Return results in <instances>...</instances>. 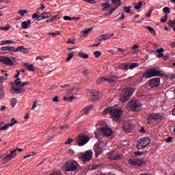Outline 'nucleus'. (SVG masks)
<instances>
[{"label": "nucleus", "mask_w": 175, "mask_h": 175, "mask_svg": "<svg viewBox=\"0 0 175 175\" xmlns=\"http://www.w3.org/2000/svg\"><path fill=\"white\" fill-rule=\"evenodd\" d=\"M89 96H90L91 100L93 102H96L98 99H100V98H102V94L99 93V92L94 91L92 92L89 93Z\"/></svg>", "instance_id": "obj_14"}, {"label": "nucleus", "mask_w": 175, "mask_h": 175, "mask_svg": "<svg viewBox=\"0 0 175 175\" xmlns=\"http://www.w3.org/2000/svg\"><path fill=\"white\" fill-rule=\"evenodd\" d=\"M111 2L113 3V5H116L118 8H120V6H121V0H112Z\"/></svg>", "instance_id": "obj_37"}, {"label": "nucleus", "mask_w": 175, "mask_h": 175, "mask_svg": "<svg viewBox=\"0 0 175 175\" xmlns=\"http://www.w3.org/2000/svg\"><path fill=\"white\" fill-rule=\"evenodd\" d=\"M67 128H68V124H64V125L60 126V129L62 131H64V129H67Z\"/></svg>", "instance_id": "obj_60"}, {"label": "nucleus", "mask_w": 175, "mask_h": 175, "mask_svg": "<svg viewBox=\"0 0 175 175\" xmlns=\"http://www.w3.org/2000/svg\"><path fill=\"white\" fill-rule=\"evenodd\" d=\"M23 65L27 70H30L31 72H35V70H36V67H35L33 64H30L29 63H24Z\"/></svg>", "instance_id": "obj_19"}, {"label": "nucleus", "mask_w": 175, "mask_h": 175, "mask_svg": "<svg viewBox=\"0 0 175 175\" xmlns=\"http://www.w3.org/2000/svg\"><path fill=\"white\" fill-rule=\"evenodd\" d=\"M57 17H58V15H56L54 17H52V18L46 20V24H50V23H53V21H54V20H55V18H57Z\"/></svg>", "instance_id": "obj_44"}, {"label": "nucleus", "mask_w": 175, "mask_h": 175, "mask_svg": "<svg viewBox=\"0 0 175 175\" xmlns=\"http://www.w3.org/2000/svg\"><path fill=\"white\" fill-rule=\"evenodd\" d=\"M105 81H107V78H106L105 77H103L98 79V84H100L101 83H105Z\"/></svg>", "instance_id": "obj_42"}, {"label": "nucleus", "mask_w": 175, "mask_h": 175, "mask_svg": "<svg viewBox=\"0 0 175 175\" xmlns=\"http://www.w3.org/2000/svg\"><path fill=\"white\" fill-rule=\"evenodd\" d=\"M135 90L132 88H127L122 92V94L120 97V102H128L129 100L130 96L133 95Z\"/></svg>", "instance_id": "obj_3"}, {"label": "nucleus", "mask_w": 175, "mask_h": 175, "mask_svg": "<svg viewBox=\"0 0 175 175\" xmlns=\"http://www.w3.org/2000/svg\"><path fill=\"white\" fill-rule=\"evenodd\" d=\"M63 18L65 21H72V20H76V21H79V20H80V18H76V17L71 18L69 16H64Z\"/></svg>", "instance_id": "obj_29"}, {"label": "nucleus", "mask_w": 175, "mask_h": 175, "mask_svg": "<svg viewBox=\"0 0 175 175\" xmlns=\"http://www.w3.org/2000/svg\"><path fill=\"white\" fill-rule=\"evenodd\" d=\"M167 21V14H165L163 18L161 19V23H166Z\"/></svg>", "instance_id": "obj_57"}, {"label": "nucleus", "mask_w": 175, "mask_h": 175, "mask_svg": "<svg viewBox=\"0 0 175 175\" xmlns=\"http://www.w3.org/2000/svg\"><path fill=\"white\" fill-rule=\"evenodd\" d=\"M94 55H95L96 58H99V57H100V55H102V53L97 51L94 52Z\"/></svg>", "instance_id": "obj_54"}, {"label": "nucleus", "mask_w": 175, "mask_h": 175, "mask_svg": "<svg viewBox=\"0 0 175 175\" xmlns=\"http://www.w3.org/2000/svg\"><path fill=\"white\" fill-rule=\"evenodd\" d=\"M9 126H10L9 123L6 124L3 126H1V128H0V131H6V129H8V128H9Z\"/></svg>", "instance_id": "obj_47"}, {"label": "nucleus", "mask_w": 175, "mask_h": 175, "mask_svg": "<svg viewBox=\"0 0 175 175\" xmlns=\"http://www.w3.org/2000/svg\"><path fill=\"white\" fill-rule=\"evenodd\" d=\"M92 151L88 150L86 151L81 157L82 162H88V161H91L92 159Z\"/></svg>", "instance_id": "obj_13"}, {"label": "nucleus", "mask_w": 175, "mask_h": 175, "mask_svg": "<svg viewBox=\"0 0 175 175\" xmlns=\"http://www.w3.org/2000/svg\"><path fill=\"white\" fill-rule=\"evenodd\" d=\"M16 105H17V99L16 98H13L11 99V106L12 107H15Z\"/></svg>", "instance_id": "obj_40"}, {"label": "nucleus", "mask_w": 175, "mask_h": 175, "mask_svg": "<svg viewBox=\"0 0 175 175\" xmlns=\"http://www.w3.org/2000/svg\"><path fill=\"white\" fill-rule=\"evenodd\" d=\"M17 124V120H16V118H13L11 120V123H9L10 126H14V124Z\"/></svg>", "instance_id": "obj_45"}, {"label": "nucleus", "mask_w": 175, "mask_h": 175, "mask_svg": "<svg viewBox=\"0 0 175 175\" xmlns=\"http://www.w3.org/2000/svg\"><path fill=\"white\" fill-rule=\"evenodd\" d=\"M68 43H70L71 44H75V43H76V40H75V39H72V40L69 39L68 41Z\"/></svg>", "instance_id": "obj_59"}, {"label": "nucleus", "mask_w": 175, "mask_h": 175, "mask_svg": "<svg viewBox=\"0 0 175 175\" xmlns=\"http://www.w3.org/2000/svg\"><path fill=\"white\" fill-rule=\"evenodd\" d=\"M84 2H87L88 3H92L94 5V3H96V1L95 0H83Z\"/></svg>", "instance_id": "obj_53"}, {"label": "nucleus", "mask_w": 175, "mask_h": 175, "mask_svg": "<svg viewBox=\"0 0 175 175\" xmlns=\"http://www.w3.org/2000/svg\"><path fill=\"white\" fill-rule=\"evenodd\" d=\"M37 20H38V21H40L42 20H44L43 16H42V14H40V16H37Z\"/></svg>", "instance_id": "obj_62"}, {"label": "nucleus", "mask_w": 175, "mask_h": 175, "mask_svg": "<svg viewBox=\"0 0 175 175\" xmlns=\"http://www.w3.org/2000/svg\"><path fill=\"white\" fill-rule=\"evenodd\" d=\"M96 144H97L98 147H103V148H104V147L106 146V144H107V143L105 141H101V142H97Z\"/></svg>", "instance_id": "obj_34"}, {"label": "nucleus", "mask_w": 175, "mask_h": 175, "mask_svg": "<svg viewBox=\"0 0 175 175\" xmlns=\"http://www.w3.org/2000/svg\"><path fill=\"white\" fill-rule=\"evenodd\" d=\"M150 144V139L148 137H144L138 140L137 148L138 150H143Z\"/></svg>", "instance_id": "obj_10"}, {"label": "nucleus", "mask_w": 175, "mask_h": 175, "mask_svg": "<svg viewBox=\"0 0 175 175\" xmlns=\"http://www.w3.org/2000/svg\"><path fill=\"white\" fill-rule=\"evenodd\" d=\"M139 47H140V46L133 45V46L132 47V50H137V49H139Z\"/></svg>", "instance_id": "obj_64"}, {"label": "nucleus", "mask_w": 175, "mask_h": 175, "mask_svg": "<svg viewBox=\"0 0 175 175\" xmlns=\"http://www.w3.org/2000/svg\"><path fill=\"white\" fill-rule=\"evenodd\" d=\"M118 16H120V17L119 18L120 20H124V18H125V14L124 13L119 14H118Z\"/></svg>", "instance_id": "obj_58"}, {"label": "nucleus", "mask_w": 175, "mask_h": 175, "mask_svg": "<svg viewBox=\"0 0 175 175\" xmlns=\"http://www.w3.org/2000/svg\"><path fill=\"white\" fill-rule=\"evenodd\" d=\"M11 158L13 159L14 158H16V155H17V149H15L11 152V154H9Z\"/></svg>", "instance_id": "obj_41"}, {"label": "nucleus", "mask_w": 175, "mask_h": 175, "mask_svg": "<svg viewBox=\"0 0 175 175\" xmlns=\"http://www.w3.org/2000/svg\"><path fill=\"white\" fill-rule=\"evenodd\" d=\"M109 40V34H102L100 36H98L97 38L98 42H100V43H102L103 40Z\"/></svg>", "instance_id": "obj_20"}, {"label": "nucleus", "mask_w": 175, "mask_h": 175, "mask_svg": "<svg viewBox=\"0 0 175 175\" xmlns=\"http://www.w3.org/2000/svg\"><path fill=\"white\" fill-rule=\"evenodd\" d=\"M0 62H1L3 65H6V66H13L14 62H16V57H11L10 59L6 56H1Z\"/></svg>", "instance_id": "obj_9"}, {"label": "nucleus", "mask_w": 175, "mask_h": 175, "mask_svg": "<svg viewBox=\"0 0 175 175\" xmlns=\"http://www.w3.org/2000/svg\"><path fill=\"white\" fill-rule=\"evenodd\" d=\"M124 12H126V13H131V7L130 6H125L124 8Z\"/></svg>", "instance_id": "obj_52"}, {"label": "nucleus", "mask_w": 175, "mask_h": 175, "mask_svg": "<svg viewBox=\"0 0 175 175\" xmlns=\"http://www.w3.org/2000/svg\"><path fill=\"white\" fill-rule=\"evenodd\" d=\"M117 80H118V77L116 76H111L107 78V83H109V84L114 83V81H117Z\"/></svg>", "instance_id": "obj_26"}, {"label": "nucleus", "mask_w": 175, "mask_h": 175, "mask_svg": "<svg viewBox=\"0 0 175 175\" xmlns=\"http://www.w3.org/2000/svg\"><path fill=\"white\" fill-rule=\"evenodd\" d=\"M129 66V69H131V70H133V69H135V68H139V63H133Z\"/></svg>", "instance_id": "obj_36"}, {"label": "nucleus", "mask_w": 175, "mask_h": 175, "mask_svg": "<svg viewBox=\"0 0 175 175\" xmlns=\"http://www.w3.org/2000/svg\"><path fill=\"white\" fill-rule=\"evenodd\" d=\"M23 29H28L31 27V21H23L21 25Z\"/></svg>", "instance_id": "obj_24"}, {"label": "nucleus", "mask_w": 175, "mask_h": 175, "mask_svg": "<svg viewBox=\"0 0 175 175\" xmlns=\"http://www.w3.org/2000/svg\"><path fill=\"white\" fill-rule=\"evenodd\" d=\"M94 150L96 152V157H99L102 152H103V147L98 146V144H95L94 146Z\"/></svg>", "instance_id": "obj_18"}, {"label": "nucleus", "mask_w": 175, "mask_h": 175, "mask_svg": "<svg viewBox=\"0 0 175 175\" xmlns=\"http://www.w3.org/2000/svg\"><path fill=\"white\" fill-rule=\"evenodd\" d=\"M102 6L106 12H109L111 10V4L107 3H102Z\"/></svg>", "instance_id": "obj_28"}, {"label": "nucleus", "mask_w": 175, "mask_h": 175, "mask_svg": "<svg viewBox=\"0 0 175 175\" xmlns=\"http://www.w3.org/2000/svg\"><path fill=\"white\" fill-rule=\"evenodd\" d=\"M4 94H3V88L2 86H0V99H2L3 98Z\"/></svg>", "instance_id": "obj_48"}, {"label": "nucleus", "mask_w": 175, "mask_h": 175, "mask_svg": "<svg viewBox=\"0 0 175 175\" xmlns=\"http://www.w3.org/2000/svg\"><path fill=\"white\" fill-rule=\"evenodd\" d=\"M79 146H84L90 142V137L85 135H79L77 138Z\"/></svg>", "instance_id": "obj_12"}, {"label": "nucleus", "mask_w": 175, "mask_h": 175, "mask_svg": "<svg viewBox=\"0 0 175 175\" xmlns=\"http://www.w3.org/2000/svg\"><path fill=\"white\" fill-rule=\"evenodd\" d=\"M8 73H5L4 76H1L0 77V83H3V81L8 80Z\"/></svg>", "instance_id": "obj_35"}, {"label": "nucleus", "mask_w": 175, "mask_h": 175, "mask_svg": "<svg viewBox=\"0 0 175 175\" xmlns=\"http://www.w3.org/2000/svg\"><path fill=\"white\" fill-rule=\"evenodd\" d=\"M127 162L131 165V166H144V165H146V163L143 160L136 159H129Z\"/></svg>", "instance_id": "obj_11"}, {"label": "nucleus", "mask_w": 175, "mask_h": 175, "mask_svg": "<svg viewBox=\"0 0 175 175\" xmlns=\"http://www.w3.org/2000/svg\"><path fill=\"white\" fill-rule=\"evenodd\" d=\"M149 85L151 88H155L161 85V79L159 78H154L149 82Z\"/></svg>", "instance_id": "obj_16"}, {"label": "nucleus", "mask_w": 175, "mask_h": 175, "mask_svg": "<svg viewBox=\"0 0 175 175\" xmlns=\"http://www.w3.org/2000/svg\"><path fill=\"white\" fill-rule=\"evenodd\" d=\"M92 31V28L85 29L81 32V38L83 39L87 38L88 34Z\"/></svg>", "instance_id": "obj_21"}, {"label": "nucleus", "mask_w": 175, "mask_h": 175, "mask_svg": "<svg viewBox=\"0 0 175 175\" xmlns=\"http://www.w3.org/2000/svg\"><path fill=\"white\" fill-rule=\"evenodd\" d=\"M91 109H92V105H88L87 107H85L81 111V114H86V113H88L90 111V110H91Z\"/></svg>", "instance_id": "obj_30"}, {"label": "nucleus", "mask_w": 175, "mask_h": 175, "mask_svg": "<svg viewBox=\"0 0 175 175\" xmlns=\"http://www.w3.org/2000/svg\"><path fill=\"white\" fill-rule=\"evenodd\" d=\"M12 159H13L8 154L1 159V162H3V163H8V162H10Z\"/></svg>", "instance_id": "obj_31"}, {"label": "nucleus", "mask_w": 175, "mask_h": 175, "mask_svg": "<svg viewBox=\"0 0 175 175\" xmlns=\"http://www.w3.org/2000/svg\"><path fill=\"white\" fill-rule=\"evenodd\" d=\"M167 23L169 27H173L174 25H175V21L169 20Z\"/></svg>", "instance_id": "obj_50"}, {"label": "nucleus", "mask_w": 175, "mask_h": 175, "mask_svg": "<svg viewBox=\"0 0 175 175\" xmlns=\"http://www.w3.org/2000/svg\"><path fill=\"white\" fill-rule=\"evenodd\" d=\"M75 55V53H70L68 54V57L66 59V61L69 62L70 61V59H72L73 58V56Z\"/></svg>", "instance_id": "obj_43"}, {"label": "nucleus", "mask_w": 175, "mask_h": 175, "mask_svg": "<svg viewBox=\"0 0 175 175\" xmlns=\"http://www.w3.org/2000/svg\"><path fill=\"white\" fill-rule=\"evenodd\" d=\"M1 46H8V44H13L14 41L10 40H3L1 42Z\"/></svg>", "instance_id": "obj_27"}, {"label": "nucleus", "mask_w": 175, "mask_h": 175, "mask_svg": "<svg viewBox=\"0 0 175 175\" xmlns=\"http://www.w3.org/2000/svg\"><path fill=\"white\" fill-rule=\"evenodd\" d=\"M158 76H163L162 71L158 68H150L147 72L143 74V79H151V77H157Z\"/></svg>", "instance_id": "obj_2"}, {"label": "nucleus", "mask_w": 175, "mask_h": 175, "mask_svg": "<svg viewBox=\"0 0 175 175\" xmlns=\"http://www.w3.org/2000/svg\"><path fill=\"white\" fill-rule=\"evenodd\" d=\"M64 100H69V102H73V99H75V96H73V90H71L68 92V96H64Z\"/></svg>", "instance_id": "obj_22"}, {"label": "nucleus", "mask_w": 175, "mask_h": 175, "mask_svg": "<svg viewBox=\"0 0 175 175\" xmlns=\"http://www.w3.org/2000/svg\"><path fill=\"white\" fill-rule=\"evenodd\" d=\"M147 29L150 31V33H154V32H155V30H154V28L151 27V26L147 27Z\"/></svg>", "instance_id": "obj_56"}, {"label": "nucleus", "mask_w": 175, "mask_h": 175, "mask_svg": "<svg viewBox=\"0 0 175 175\" xmlns=\"http://www.w3.org/2000/svg\"><path fill=\"white\" fill-rule=\"evenodd\" d=\"M108 158L113 161H120L122 158V156L117 152H111L108 153Z\"/></svg>", "instance_id": "obj_15"}, {"label": "nucleus", "mask_w": 175, "mask_h": 175, "mask_svg": "<svg viewBox=\"0 0 175 175\" xmlns=\"http://www.w3.org/2000/svg\"><path fill=\"white\" fill-rule=\"evenodd\" d=\"M79 57H80L81 58H83L84 59H87V58H88V55L87 53H83L81 52H79Z\"/></svg>", "instance_id": "obj_39"}, {"label": "nucleus", "mask_w": 175, "mask_h": 175, "mask_svg": "<svg viewBox=\"0 0 175 175\" xmlns=\"http://www.w3.org/2000/svg\"><path fill=\"white\" fill-rule=\"evenodd\" d=\"M162 118H163V116H162V114L160 113H152L150 115H149L147 118V124H151V122H154V124H158L159 122H160L162 120Z\"/></svg>", "instance_id": "obj_7"}, {"label": "nucleus", "mask_w": 175, "mask_h": 175, "mask_svg": "<svg viewBox=\"0 0 175 175\" xmlns=\"http://www.w3.org/2000/svg\"><path fill=\"white\" fill-rule=\"evenodd\" d=\"M143 154L142 152H135V155H137V157H140Z\"/></svg>", "instance_id": "obj_63"}, {"label": "nucleus", "mask_w": 175, "mask_h": 175, "mask_svg": "<svg viewBox=\"0 0 175 175\" xmlns=\"http://www.w3.org/2000/svg\"><path fill=\"white\" fill-rule=\"evenodd\" d=\"M25 13H28V11H27V10H21L19 11L20 16H24Z\"/></svg>", "instance_id": "obj_51"}, {"label": "nucleus", "mask_w": 175, "mask_h": 175, "mask_svg": "<svg viewBox=\"0 0 175 175\" xmlns=\"http://www.w3.org/2000/svg\"><path fill=\"white\" fill-rule=\"evenodd\" d=\"M142 6H143V3L140 1L139 3H135L134 5V9H136V10H139L142 9Z\"/></svg>", "instance_id": "obj_33"}, {"label": "nucleus", "mask_w": 175, "mask_h": 175, "mask_svg": "<svg viewBox=\"0 0 175 175\" xmlns=\"http://www.w3.org/2000/svg\"><path fill=\"white\" fill-rule=\"evenodd\" d=\"M157 53H158V54H161V53H163V48H161V49H158L157 51Z\"/></svg>", "instance_id": "obj_61"}, {"label": "nucleus", "mask_w": 175, "mask_h": 175, "mask_svg": "<svg viewBox=\"0 0 175 175\" xmlns=\"http://www.w3.org/2000/svg\"><path fill=\"white\" fill-rule=\"evenodd\" d=\"M128 109L133 110V111H139L140 107H142V103L137 100H133L127 104Z\"/></svg>", "instance_id": "obj_8"}, {"label": "nucleus", "mask_w": 175, "mask_h": 175, "mask_svg": "<svg viewBox=\"0 0 175 175\" xmlns=\"http://www.w3.org/2000/svg\"><path fill=\"white\" fill-rule=\"evenodd\" d=\"M59 33H61V31H55L49 33V35L51 36H56V35H59Z\"/></svg>", "instance_id": "obj_49"}, {"label": "nucleus", "mask_w": 175, "mask_h": 175, "mask_svg": "<svg viewBox=\"0 0 175 175\" xmlns=\"http://www.w3.org/2000/svg\"><path fill=\"white\" fill-rule=\"evenodd\" d=\"M101 131H98L97 132H95L96 137V139H102V134L104 135V136H111L113 133V130L109 128L107 125H105V126H102L100 128Z\"/></svg>", "instance_id": "obj_5"}, {"label": "nucleus", "mask_w": 175, "mask_h": 175, "mask_svg": "<svg viewBox=\"0 0 175 175\" xmlns=\"http://www.w3.org/2000/svg\"><path fill=\"white\" fill-rule=\"evenodd\" d=\"M79 169V163L77 161L72 160L63 165V170L64 172H75Z\"/></svg>", "instance_id": "obj_4"}, {"label": "nucleus", "mask_w": 175, "mask_h": 175, "mask_svg": "<svg viewBox=\"0 0 175 175\" xmlns=\"http://www.w3.org/2000/svg\"><path fill=\"white\" fill-rule=\"evenodd\" d=\"M73 143V139L69 138L67 141H66L65 144H72Z\"/></svg>", "instance_id": "obj_55"}, {"label": "nucleus", "mask_w": 175, "mask_h": 175, "mask_svg": "<svg viewBox=\"0 0 175 175\" xmlns=\"http://www.w3.org/2000/svg\"><path fill=\"white\" fill-rule=\"evenodd\" d=\"M103 114H110L116 121H120L121 120V116H122V109L107 107L104 109Z\"/></svg>", "instance_id": "obj_1"}, {"label": "nucleus", "mask_w": 175, "mask_h": 175, "mask_svg": "<svg viewBox=\"0 0 175 175\" xmlns=\"http://www.w3.org/2000/svg\"><path fill=\"white\" fill-rule=\"evenodd\" d=\"M123 130L124 131V132H132V131H133V124L129 122L124 123L123 125Z\"/></svg>", "instance_id": "obj_17"}, {"label": "nucleus", "mask_w": 175, "mask_h": 175, "mask_svg": "<svg viewBox=\"0 0 175 175\" xmlns=\"http://www.w3.org/2000/svg\"><path fill=\"white\" fill-rule=\"evenodd\" d=\"M15 85H18V87L14 88L13 90L14 92H18L20 94L21 92H24L25 91L23 87H25V85H29V82L23 81L21 78H18L15 80Z\"/></svg>", "instance_id": "obj_6"}, {"label": "nucleus", "mask_w": 175, "mask_h": 175, "mask_svg": "<svg viewBox=\"0 0 175 175\" xmlns=\"http://www.w3.org/2000/svg\"><path fill=\"white\" fill-rule=\"evenodd\" d=\"M118 69H120V70H128V69H129V64H122L118 66Z\"/></svg>", "instance_id": "obj_23"}, {"label": "nucleus", "mask_w": 175, "mask_h": 175, "mask_svg": "<svg viewBox=\"0 0 175 175\" xmlns=\"http://www.w3.org/2000/svg\"><path fill=\"white\" fill-rule=\"evenodd\" d=\"M41 15L42 16V18L44 20H46V18H49V17H51V14L50 12H44V13H42Z\"/></svg>", "instance_id": "obj_32"}, {"label": "nucleus", "mask_w": 175, "mask_h": 175, "mask_svg": "<svg viewBox=\"0 0 175 175\" xmlns=\"http://www.w3.org/2000/svg\"><path fill=\"white\" fill-rule=\"evenodd\" d=\"M163 12L164 13H167V14H170V8L169 7H165L163 9Z\"/></svg>", "instance_id": "obj_46"}, {"label": "nucleus", "mask_w": 175, "mask_h": 175, "mask_svg": "<svg viewBox=\"0 0 175 175\" xmlns=\"http://www.w3.org/2000/svg\"><path fill=\"white\" fill-rule=\"evenodd\" d=\"M23 50H25V49H24V46H20L17 47L16 49H14V53H18L20 51H23Z\"/></svg>", "instance_id": "obj_38"}, {"label": "nucleus", "mask_w": 175, "mask_h": 175, "mask_svg": "<svg viewBox=\"0 0 175 175\" xmlns=\"http://www.w3.org/2000/svg\"><path fill=\"white\" fill-rule=\"evenodd\" d=\"M2 51H13L14 53V46H5L1 48Z\"/></svg>", "instance_id": "obj_25"}]
</instances>
